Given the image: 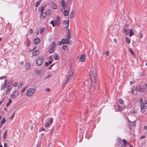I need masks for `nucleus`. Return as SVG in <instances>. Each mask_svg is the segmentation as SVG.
<instances>
[{
	"label": "nucleus",
	"mask_w": 147,
	"mask_h": 147,
	"mask_svg": "<svg viewBox=\"0 0 147 147\" xmlns=\"http://www.w3.org/2000/svg\"><path fill=\"white\" fill-rule=\"evenodd\" d=\"M123 32L125 35H127L128 34L127 30L125 28H124L123 29Z\"/></svg>",
	"instance_id": "4be33fe9"
},
{
	"label": "nucleus",
	"mask_w": 147,
	"mask_h": 147,
	"mask_svg": "<svg viewBox=\"0 0 147 147\" xmlns=\"http://www.w3.org/2000/svg\"><path fill=\"white\" fill-rule=\"evenodd\" d=\"M144 86L146 88H147V83L144 84Z\"/></svg>",
	"instance_id": "338daca9"
},
{
	"label": "nucleus",
	"mask_w": 147,
	"mask_h": 147,
	"mask_svg": "<svg viewBox=\"0 0 147 147\" xmlns=\"http://www.w3.org/2000/svg\"><path fill=\"white\" fill-rule=\"evenodd\" d=\"M38 54V50H36L33 52L32 53V55L34 57L37 55Z\"/></svg>",
	"instance_id": "6ab92c4d"
},
{
	"label": "nucleus",
	"mask_w": 147,
	"mask_h": 147,
	"mask_svg": "<svg viewBox=\"0 0 147 147\" xmlns=\"http://www.w3.org/2000/svg\"><path fill=\"white\" fill-rule=\"evenodd\" d=\"M23 84V83L22 82H21L19 84L18 87L19 88H21Z\"/></svg>",
	"instance_id": "7c9ffc66"
},
{
	"label": "nucleus",
	"mask_w": 147,
	"mask_h": 147,
	"mask_svg": "<svg viewBox=\"0 0 147 147\" xmlns=\"http://www.w3.org/2000/svg\"><path fill=\"white\" fill-rule=\"evenodd\" d=\"M6 122V120L4 118H3L2 121H1V123L4 124Z\"/></svg>",
	"instance_id": "a19ab883"
},
{
	"label": "nucleus",
	"mask_w": 147,
	"mask_h": 147,
	"mask_svg": "<svg viewBox=\"0 0 147 147\" xmlns=\"http://www.w3.org/2000/svg\"><path fill=\"white\" fill-rule=\"evenodd\" d=\"M90 75L92 82H94L95 80V74L93 69H91L90 71Z\"/></svg>",
	"instance_id": "39448f33"
},
{
	"label": "nucleus",
	"mask_w": 147,
	"mask_h": 147,
	"mask_svg": "<svg viewBox=\"0 0 147 147\" xmlns=\"http://www.w3.org/2000/svg\"><path fill=\"white\" fill-rule=\"evenodd\" d=\"M30 33L31 34H32L33 33V30L32 29H31L30 30Z\"/></svg>",
	"instance_id": "8fccbe9b"
},
{
	"label": "nucleus",
	"mask_w": 147,
	"mask_h": 147,
	"mask_svg": "<svg viewBox=\"0 0 147 147\" xmlns=\"http://www.w3.org/2000/svg\"><path fill=\"white\" fill-rule=\"evenodd\" d=\"M145 91V88L143 86H138V92H144Z\"/></svg>",
	"instance_id": "f8f14e48"
},
{
	"label": "nucleus",
	"mask_w": 147,
	"mask_h": 147,
	"mask_svg": "<svg viewBox=\"0 0 147 147\" xmlns=\"http://www.w3.org/2000/svg\"><path fill=\"white\" fill-rule=\"evenodd\" d=\"M4 147H7V144L5 143H4Z\"/></svg>",
	"instance_id": "4d7b16f0"
},
{
	"label": "nucleus",
	"mask_w": 147,
	"mask_h": 147,
	"mask_svg": "<svg viewBox=\"0 0 147 147\" xmlns=\"http://www.w3.org/2000/svg\"><path fill=\"white\" fill-rule=\"evenodd\" d=\"M118 110L117 111H121L123 110L124 109H125L124 108H121L120 107V106H118Z\"/></svg>",
	"instance_id": "393cba45"
},
{
	"label": "nucleus",
	"mask_w": 147,
	"mask_h": 147,
	"mask_svg": "<svg viewBox=\"0 0 147 147\" xmlns=\"http://www.w3.org/2000/svg\"><path fill=\"white\" fill-rule=\"evenodd\" d=\"M45 65L46 66H48L49 65V63H48V62H46L45 63Z\"/></svg>",
	"instance_id": "6e6d98bb"
},
{
	"label": "nucleus",
	"mask_w": 147,
	"mask_h": 147,
	"mask_svg": "<svg viewBox=\"0 0 147 147\" xmlns=\"http://www.w3.org/2000/svg\"><path fill=\"white\" fill-rule=\"evenodd\" d=\"M54 59L55 60H58L59 59V56L57 55H55L53 57Z\"/></svg>",
	"instance_id": "72a5a7b5"
},
{
	"label": "nucleus",
	"mask_w": 147,
	"mask_h": 147,
	"mask_svg": "<svg viewBox=\"0 0 147 147\" xmlns=\"http://www.w3.org/2000/svg\"><path fill=\"white\" fill-rule=\"evenodd\" d=\"M40 2L39 1L36 2L35 4V6L36 7H37L40 4Z\"/></svg>",
	"instance_id": "f704fd0d"
},
{
	"label": "nucleus",
	"mask_w": 147,
	"mask_h": 147,
	"mask_svg": "<svg viewBox=\"0 0 147 147\" xmlns=\"http://www.w3.org/2000/svg\"><path fill=\"white\" fill-rule=\"evenodd\" d=\"M70 32H71V30H70V29H68L67 33H70Z\"/></svg>",
	"instance_id": "13d9d810"
},
{
	"label": "nucleus",
	"mask_w": 147,
	"mask_h": 147,
	"mask_svg": "<svg viewBox=\"0 0 147 147\" xmlns=\"http://www.w3.org/2000/svg\"><path fill=\"white\" fill-rule=\"evenodd\" d=\"M47 15H48V16L50 15L51 13V11L49 9H48L47 10Z\"/></svg>",
	"instance_id": "4c0bfd02"
},
{
	"label": "nucleus",
	"mask_w": 147,
	"mask_h": 147,
	"mask_svg": "<svg viewBox=\"0 0 147 147\" xmlns=\"http://www.w3.org/2000/svg\"><path fill=\"white\" fill-rule=\"evenodd\" d=\"M30 67V65L28 63H27L26 64V68L27 69H28Z\"/></svg>",
	"instance_id": "bb28decb"
},
{
	"label": "nucleus",
	"mask_w": 147,
	"mask_h": 147,
	"mask_svg": "<svg viewBox=\"0 0 147 147\" xmlns=\"http://www.w3.org/2000/svg\"><path fill=\"white\" fill-rule=\"evenodd\" d=\"M118 141L119 142V143L118 144V145H119L120 143V142H121V140L119 139L118 140Z\"/></svg>",
	"instance_id": "69168bd1"
},
{
	"label": "nucleus",
	"mask_w": 147,
	"mask_h": 147,
	"mask_svg": "<svg viewBox=\"0 0 147 147\" xmlns=\"http://www.w3.org/2000/svg\"><path fill=\"white\" fill-rule=\"evenodd\" d=\"M105 54L107 56H108L109 55V52L108 51H107L105 52Z\"/></svg>",
	"instance_id": "49530a36"
},
{
	"label": "nucleus",
	"mask_w": 147,
	"mask_h": 147,
	"mask_svg": "<svg viewBox=\"0 0 147 147\" xmlns=\"http://www.w3.org/2000/svg\"><path fill=\"white\" fill-rule=\"evenodd\" d=\"M64 15L65 16H67L69 14V12L67 10H65L63 11Z\"/></svg>",
	"instance_id": "aec40b11"
},
{
	"label": "nucleus",
	"mask_w": 147,
	"mask_h": 147,
	"mask_svg": "<svg viewBox=\"0 0 147 147\" xmlns=\"http://www.w3.org/2000/svg\"><path fill=\"white\" fill-rule=\"evenodd\" d=\"M45 29L44 28H41L40 29V34H42V33L44 32Z\"/></svg>",
	"instance_id": "c756f323"
},
{
	"label": "nucleus",
	"mask_w": 147,
	"mask_h": 147,
	"mask_svg": "<svg viewBox=\"0 0 147 147\" xmlns=\"http://www.w3.org/2000/svg\"><path fill=\"white\" fill-rule=\"evenodd\" d=\"M51 7L54 9H56L57 8V5L54 3H52V5L51 6Z\"/></svg>",
	"instance_id": "5701e85b"
},
{
	"label": "nucleus",
	"mask_w": 147,
	"mask_h": 147,
	"mask_svg": "<svg viewBox=\"0 0 147 147\" xmlns=\"http://www.w3.org/2000/svg\"><path fill=\"white\" fill-rule=\"evenodd\" d=\"M36 73L37 74H39L40 75H41L42 74L40 72V71L38 70H36Z\"/></svg>",
	"instance_id": "c03bdc74"
},
{
	"label": "nucleus",
	"mask_w": 147,
	"mask_h": 147,
	"mask_svg": "<svg viewBox=\"0 0 147 147\" xmlns=\"http://www.w3.org/2000/svg\"><path fill=\"white\" fill-rule=\"evenodd\" d=\"M140 103L141 108V111L142 113L144 112L145 109H147V103L145 102L144 103L143 99L140 98Z\"/></svg>",
	"instance_id": "f03ea898"
},
{
	"label": "nucleus",
	"mask_w": 147,
	"mask_h": 147,
	"mask_svg": "<svg viewBox=\"0 0 147 147\" xmlns=\"http://www.w3.org/2000/svg\"><path fill=\"white\" fill-rule=\"evenodd\" d=\"M11 102V98L9 99V101L7 103L6 106L7 107H8L9 105L10 104Z\"/></svg>",
	"instance_id": "2f4dec72"
},
{
	"label": "nucleus",
	"mask_w": 147,
	"mask_h": 147,
	"mask_svg": "<svg viewBox=\"0 0 147 147\" xmlns=\"http://www.w3.org/2000/svg\"><path fill=\"white\" fill-rule=\"evenodd\" d=\"M46 90L47 91V92H49L50 90H51V89L50 88H47L46 89Z\"/></svg>",
	"instance_id": "5fc2aeb1"
},
{
	"label": "nucleus",
	"mask_w": 147,
	"mask_h": 147,
	"mask_svg": "<svg viewBox=\"0 0 147 147\" xmlns=\"http://www.w3.org/2000/svg\"><path fill=\"white\" fill-rule=\"evenodd\" d=\"M53 119L50 118L47 119L45 123V126L46 127H49L53 123Z\"/></svg>",
	"instance_id": "423d86ee"
},
{
	"label": "nucleus",
	"mask_w": 147,
	"mask_h": 147,
	"mask_svg": "<svg viewBox=\"0 0 147 147\" xmlns=\"http://www.w3.org/2000/svg\"><path fill=\"white\" fill-rule=\"evenodd\" d=\"M145 137V136H144V135L142 136L140 138V139H142V138H144Z\"/></svg>",
	"instance_id": "3c124183"
},
{
	"label": "nucleus",
	"mask_w": 147,
	"mask_h": 147,
	"mask_svg": "<svg viewBox=\"0 0 147 147\" xmlns=\"http://www.w3.org/2000/svg\"><path fill=\"white\" fill-rule=\"evenodd\" d=\"M62 43H63L62 39V40L61 41H59V44L60 45H61Z\"/></svg>",
	"instance_id": "603ef678"
},
{
	"label": "nucleus",
	"mask_w": 147,
	"mask_h": 147,
	"mask_svg": "<svg viewBox=\"0 0 147 147\" xmlns=\"http://www.w3.org/2000/svg\"><path fill=\"white\" fill-rule=\"evenodd\" d=\"M129 51H130V52L131 53L132 55H133L134 56V52L133 51V50H132V49H129Z\"/></svg>",
	"instance_id": "ea45409f"
},
{
	"label": "nucleus",
	"mask_w": 147,
	"mask_h": 147,
	"mask_svg": "<svg viewBox=\"0 0 147 147\" xmlns=\"http://www.w3.org/2000/svg\"><path fill=\"white\" fill-rule=\"evenodd\" d=\"M86 59V55L84 54H82L80 56V58L79 61L84 62L85 61Z\"/></svg>",
	"instance_id": "9d476101"
},
{
	"label": "nucleus",
	"mask_w": 147,
	"mask_h": 147,
	"mask_svg": "<svg viewBox=\"0 0 147 147\" xmlns=\"http://www.w3.org/2000/svg\"><path fill=\"white\" fill-rule=\"evenodd\" d=\"M76 76V74H74V73L72 71H70L68 72V74L65 80V84H67L69 81L71 80L72 78Z\"/></svg>",
	"instance_id": "f257e3e1"
},
{
	"label": "nucleus",
	"mask_w": 147,
	"mask_h": 147,
	"mask_svg": "<svg viewBox=\"0 0 147 147\" xmlns=\"http://www.w3.org/2000/svg\"><path fill=\"white\" fill-rule=\"evenodd\" d=\"M44 128L43 127H42L39 129V131L40 132L42 131H44Z\"/></svg>",
	"instance_id": "a18cd8bd"
},
{
	"label": "nucleus",
	"mask_w": 147,
	"mask_h": 147,
	"mask_svg": "<svg viewBox=\"0 0 147 147\" xmlns=\"http://www.w3.org/2000/svg\"><path fill=\"white\" fill-rule=\"evenodd\" d=\"M18 85V83L17 82H15L13 84V86H16Z\"/></svg>",
	"instance_id": "09e8293b"
},
{
	"label": "nucleus",
	"mask_w": 147,
	"mask_h": 147,
	"mask_svg": "<svg viewBox=\"0 0 147 147\" xmlns=\"http://www.w3.org/2000/svg\"><path fill=\"white\" fill-rule=\"evenodd\" d=\"M54 23V21L53 20H51L50 22V24H53V23Z\"/></svg>",
	"instance_id": "680f3d73"
},
{
	"label": "nucleus",
	"mask_w": 147,
	"mask_h": 147,
	"mask_svg": "<svg viewBox=\"0 0 147 147\" xmlns=\"http://www.w3.org/2000/svg\"><path fill=\"white\" fill-rule=\"evenodd\" d=\"M9 93V91H8L7 90L5 91V94H7Z\"/></svg>",
	"instance_id": "774afa93"
},
{
	"label": "nucleus",
	"mask_w": 147,
	"mask_h": 147,
	"mask_svg": "<svg viewBox=\"0 0 147 147\" xmlns=\"http://www.w3.org/2000/svg\"><path fill=\"white\" fill-rule=\"evenodd\" d=\"M45 9V7L43 6H42L40 7V8H39L38 10L39 11H40L41 13H42L43 11Z\"/></svg>",
	"instance_id": "b1692460"
},
{
	"label": "nucleus",
	"mask_w": 147,
	"mask_h": 147,
	"mask_svg": "<svg viewBox=\"0 0 147 147\" xmlns=\"http://www.w3.org/2000/svg\"><path fill=\"white\" fill-rule=\"evenodd\" d=\"M60 17L58 16H57L55 19V20L54 21L55 24L59 26L60 24Z\"/></svg>",
	"instance_id": "1a4fd4ad"
},
{
	"label": "nucleus",
	"mask_w": 147,
	"mask_h": 147,
	"mask_svg": "<svg viewBox=\"0 0 147 147\" xmlns=\"http://www.w3.org/2000/svg\"><path fill=\"white\" fill-rule=\"evenodd\" d=\"M14 114H15V113H13V114L11 116V117L9 118L10 119H12L14 117Z\"/></svg>",
	"instance_id": "de8ad7c7"
},
{
	"label": "nucleus",
	"mask_w": 147,
	"mask_h": 147,
	"mask_svg": "<svg viewBox=\"0 0 147 147\" xmlns=\"http://www.w3.org/2000/svg\"><path fill=\"white\" fill-rule=\"evenodd\" d=\"M11 87H9V86H8V88H7V90L8 91H10V89H11Z\"/></svg>",
	"instance_id": "864d4df0"
},
{
	"label": "nucleus",
	"mask_w": 147,
	"mask_h": 147,
	"mask_svg": "<svg viewBox=\"0 0 147 147\" xmlns=\"http://www.w3.org/2000/svg\"><path fill=\"white\" fill-rule=\"evenodd\" d=\"M36 89L31 88L28 90L27 92L26 95L28 96H32L36 91Z\"/></svg>",
	"instance_id": "20e7f679"
},
{
	"label": "nucleus",
	"mask_w": 147,
	"mask_h": 147,
	"mask_svg": "<svg viewBox=\"0 0 147 147\" xmlns=\"http://www.w3.org/2000/svg\"><path fill=\"white\" fill-rule=\"evenodd\" d=\"M128 34L130 36H131L133 35L134 33L132 29L129 30Z\"/></svg>",
	"instance_id": "2eb2a0df"
},
{
	"label": "nucleus",
	"mask_w": 147,
	"mask_h": 147,
	"mask_svg": "<svg viewBox=\"0 0 147 147\" xmlns=\"http://www.w3.org/2000/svg\"><path fill=\"white\" fill-rule=\"evenodd\" d=\"M52 63V61L50 60V61H49V62H48V63H49V64H51Z\"/></svg>",
	"instance_id": "0e129e2a"
},
{
	"label": "nucleus",
	"mask_w": 147,
	"mask_h": 147,
	"mask_svg": "<svg viewBox=\"0 0 147 147\" xmlns=\"http://www.w3.org/2000/svg\"><path fill=\"white\" fill-rule=\"evenodd\" d=\"M66 37L68 39H70L71 38V36L70 35V33H67L66 35Z\"/></svg>",
	"instance_id": "cd10ccee"
},
{
	"label": "nucleus",
	"mask_w": 147,
	"mask_h": 147,
	"mask_svg": "<svg viewBox=\"0 0 147 147\" xmlns=\"http://www.w3.org/2000/svg\"><path fill=\"white\" fill-rule=\"evenodd\" d=\"M63 24L64 25H66L67 24L66 28H67L69 26V20H64L63 22Z\"/></svg>",
	"instance_id": "ddd939ff"
},
{
	"label": "nucleus",
	"mask_w": 147,
	"mask_h": 147,
	"mask_svg": "<svg viewBox=\"0 0 147 147\" xmlns=\"http://www.w3.org/2000/svg\"><path fill=\"white\" fill-rule=\"evenodd\" d=\"M40 41V39L38 38H36L34 40V42L36 44H37Z\"/></svg>",
	"instance_id": "dca6fc26"
},
{
	"label": "nucleus",
	"mask_w": 147,
	"mask_h": 147,
	"mask_svg": "<svg viewBox=\"0 0 147 147\" xmlns=\"http://www.w3.org/2000/svg\"><path fill=\"white\" fill-rule=\"evenodd\" d=\"M122 141L125 146H127L129 145V142L125 139H123Z\"/></svg>",
	"instance_id": "4468645a"
},
{
	"label": "nucleus",
	"mask_w": 147,
	"mask_h": 147,
	"mask_svg": "<svg viewBox=\"0 0 147 147\" xmlns=\"http://www.w3.org/2000/svg\"><path fill=\"white\" fill-rule=\"evenodd\" d=\"M142 33H140V38H142Z\"/></svg>",
	"instance_id": "e2e57ef3"
},
{
	"label": "nucleus",
	"mask_w": 147,
	"mask_h": 147,
	"mask_svg": "<svg viewBox=\"0 0 147 147\" xmlns=\"http://www.w3.org/2000/svg\"><path fill=\"white\" fill-rule=\"evenodd\" d=\"M41 14H42V18L43 19H45L46 18V17L47 16V13L45 12H44L43 13H41Z\"/></svg>",
	"instance_id": "a211bd4d"
},
{
	"label": "nucleus",
	"mask_w": 147,
	"mask_h": 147,
	"mask_svg": "<svg viewBox=\"0 0 147 147\" xmlns=\"http://www.w3.org/2000/svg\"><path fill=\"white\" fill-rule=\"evenodd\" d=\"M113 41L115 42H117V40L116 38H114L113 39Z\"/></svg>",
	"instance_id": "bf43d9fd"
},
{
	"label": "nucleus",
	"mask_w": 147,
	"mask_h": 147,
	"mask_svg": "<svg viewBox=\"0 0 147 147\" xmlns=\"http://www.w3.org/2000/svg\"><path fill=\"white\" fill-rule=\"evenodd\" d=\"M119 103L121 104H123L124 103V101L121 98L119 99Z\"/></svg>",
	"instance_id": "e433bc0d"
},
{
	"label": "nucleus",
	"mask_w": 147,
	"mask_h": 147,
	"mask_svg": "<svg viewBox=\"0 0 147 147\" xmlns=\"http://www.w3.org/2000/svg\"><path fill=\"white\" fill-rule=\"evenodd\" d=\"M125 41L128 43L129 44L130 43V40L127 37L125 38Z\"/></svg>",
	"instance_id": "c85d7f7f"
},
{
	"label": "nucleus",
	"mask_w": 147,
	"mask_h": 147,
	"mask_svg": "<svg viewBox=\"0 0 147 147\" xmlns=\"http://www.w3.org/2000/svg\"><path fill=\"white\" fill-rule=\"evenodd\" d=\"M74 11L73 10L70 13V17L71 18H72L73 17H74V14H73V12Z\"/></svg>",
	"instance_id": "473e14b6"
},
{
	"label": "nucleus",
	"mask_w": 147,
	"mask_h": 147,
	"mask_svg": "<svg viewBox=\"0 0 147 147\" xmlns=\"http://www.w3.org/2000/svg\"><path fill=\"white\" fill-rule=\"evenodd\" d=\"M61 4L62 7L63 9H64L65 6V1L64 0H62L61 1Z\"/></svg>",
	"instance_id": "f3484780"
},
{
	"label": "nucleus",
	"mask_w": 147,
	"mask_h": 147,
	"mask_svg": "<svg viewBox=\"0 0 147 147\" xmlns=\"http://www.w3.org/2000/svg\"><path fill=\"white\" fill-rule=\"evenodd\" d=\"M7 130H6L4 132L3 137L4 139H6L7 136Z\"/></svg>",
	"instance_id": "412c9836"
},
{
	"label": "nucleus",
	"mask_w": 147,
	"mask_h": 147,
	"mask_svg": "<svg viewBox=\"0 0 147 147\" xmlns=\"http://www.w3.org/2000/svg\"><path fill=\"white\" fill-rule=\"evenodd\" d=\"M43 58L42 56H40L36 60V64L38 65H40L42 63Z\"/></svg>",
	"instance_id": "0eeeda50"
},
{
	"label": "nucleus",
	"mask_w": 147,
	"mask_h": 147,
	"mask_svg": "<svg viewBox=\"0 0 147 147\" xmlns=\"http://www.w3.org/2000/svg\"><path fill=\"white\" fill-rule=\"evenodd\" d=\"M10 97L12 98H15L16 97L13 93L10 95Z\"/></svg>",
	"instance_id": "79ce46f5"
},
{
	"label": "nucleus",
	"mask_w": 147,
	"mask_h": 147,
	"mask_svg": "<svg viewBox=\"0 0 147 147\" xmlns=\"http://www.w3.org/2000/svg\"><path fill=\"white\" fill-rule=\"evenodd\" d=\"M51 76V75L50 74L48 75H47L45 76V80L46 79L50 77Z\"/></svg>",
	"instance_id": "58836bf2"
},
{
	"label": "nucleus",
	"mask_w": 147,
	"mask_h": 147,
	"mask_svg": "<svg viewBox=\"0 0 147 147\" xmlns=\"http://www.w3.org/2000/svg\"><path fill=\"white\" fill-rule=\"evenodd\" d=\"M144 128L145 130H147V125L144 126Z\"/></svg>",
	"instance_id": "052dcab7"
},
{
	"label": "nucleus",
	"mask_w": 147,
	"mask_h": 147,
	"mask_svg": "<svg viewBox=\"0 0 147 147\" xmlns=\"http://www.w3.org/2000/svg\"><path fill=\"white\" fill-rule=\"evenodd\" d=\"M56 45V43L55 42H53L50 45L49 48V52L50 53H52L54 51L55 47Z\"/></svg>",
	"instance_id": "7ed1b4c3"
},
{
	"label": "nucleus",
	"mask_w": 147,
	"mask_h": 147,
	"mask_svg": "<svg viewBox=\"0 0 147 147\" xmlns=\"http://www.w3.org/2000/svg\"><path fill=\"white\" fill-rule=\"evenodd\" d=\"M145 76L144 72L140 73L139 74V78H138V80H142L144 78Z\"/></svg>",
	"instance_id": "9b49d317"
},
{
	"label": "nucleus",
	"mask_w": 147,
	"mask_h": 147,
	"mask_svg": "<svg viewBox=\"0 0 147 147\" xmlns=\"http://www.w3.org/2000/svg\"><path fill=\"white\" fill-rule=\"evenodd\" d=\"M62 48L65 51H66L68 50V47L67 46L65 45H64L63 46Z\"/></svg>",
	"instance_id": "a878e982"
},
{
	"label": "nucleus",
	"mask_w": 147,
	"mask_h": 147,
	"mask_svg": "<svg viewBox=\"0 0 147 147\" xmlns=\"http://www.w3.org/2000/svg\"><path fill=\"white\" fill-rule=\"evenodd\" d=\"M131 92H132V94H135V93H134V92H135V93L136 94L137 92V89H136L135 90H131Z\"/></svg>",
	"instance_id": "37998d69"
},
{
	"label": "nucleus",
	"mask_w": 147,
	"mask_h": 147,
	"mask_svg": "<svg viewBox=\"0 0 147 147\" xmlns=\"http://www.w3.org/2000/svg\"><path fill=\"white\" fill-rule=\"evenodd\" d=\"M13 94L15 95L17 97L18 96V92L17 91H15L13 93Z\"/></svg>",
	"instance_id": "c9c22d12"
},
{
	"label": "nucleus",
	"mask_w": 147,
	"mask_h": 147,
	"mask_svg": "<svg viewBox=\"0 0 147 147\" xmlns=\"http://www.w3.org/2000/svg\"><path fill=\"white\" fill-rule=\"evenodd\" d=\"M63 44H69L71 45L72 43V42L71 40H69L68 38L65 39H63Z\"/></svg>",
	"instance_id": "6e6552de"
}]
</instances>
